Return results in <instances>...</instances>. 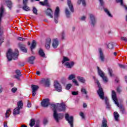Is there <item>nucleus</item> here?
I'll use <instances>...</instances> for the list:
<instances>
[{
	"mask_svg": "<svg viewBox=\"0 0 127 127\" xmlns=\"http://www.w3.org/2000/svg\"><path fill=\"white\" fill-rule=\"evenodd\" d=\"M105 104L107 106V108L108 109H110V108H111V105H110V103H109V99H108V98L106 97L105 98Z\"/></svg>",
	"mask_w": 127,
	"mask_h": 127,
	"instance_id": "25",
	"label": "nucleus"
},
{
	"mask_svg": "<svg viewBox=\"0 0 127 127\" xmlns=\"http://www.w3.org/2000/svg\"><path fill=\"white\" fill-rule=\"evenodd\" d=\"M51 43V39L50 38H48L46 40L45 47L47 49H49L50 48V44Z\"/></svg>",
	"mask_w": 127,
	"mask_h": 127,
	"instance_id": "13",
	"label": "nucleus"
},
{
	"mask_svg": "<svg viewBox=\"0 0 127 127\" xmlns=\"http://www.w3.org/2000/svg\"><path fill=\"white\" fill-rule=\"evenodd\" d=\"M109 49H113L114 48V45L112 43H109L108 45Z\"/></svg>",
	"mask_w": 127,
	"mask_h": 127,
	"instance_id": "39",
	"label": "nucleus"
},
{
	"mask_svg": "<svg viewBox=\"0 0 127 127\" xmlns=\"http://www.w3.org/2000/svg\"><path fill=\"white\" fill-rule=\"evenodd\" d=\"M69 61H70V60L68 58H67L66 57H64V59L62 61V63H63V64H64V63L65 62H68Z\"/></svg>",
	"mask_w": 127,
	"mask_h": 127,
	"instance_id": "32",
	"label": "nucleus"
},
{
	"mask_svg": "<svg viewBox=\"0 0 127 127\" xmlns=\"http://www.w3.org/2000/svg\"><path fill=\"white\" fill-rule=\"evenodd\" d=\"M35 125V120L34 119H32L30 121V123L29 124L30 127H33Z\"/></svg>",
	"mask_w": 127,
	"mask_h": 127,
	"instance_id": "29",
	"label": "nucleus"
},
{
	"mask_svg": "<svg viewBox=\"0 0 127 127\" xmlns=\"http://www.w3.org/2000/svg\"><path fill=\"white\" fill-rule=\"evenodd\" d=\"M65 65L66 66L67 68H71L74 66V62H71L70 63L66 62L65 64Z\"/></svg>",
	"mask_w": 127,
	"mask_h": 127,
	"instance_id": "20",
	"label": "nucleus"
},
{
	"mask_svg": "<svg viewBox=\"0 0 127 127\" xmlns=\"http://www.w3.org/2000/svg\"><path fill=\"white\" fill-rule=\"evenodd\" d=\"M47 123H48L47 120L45 119L44 120V125H46V124H47Z\"/></svg>",
	"mask_w": 127,
	"mask_h": 127,
	"instance_id": "58",
	"label": "nucleus"
},
{
	"mask_svg": "<svg viewBox=\"0 0 127 127\" xmlns=\"http://www.w3.org/2000/svg\"><path fill=\"white\" fill-rule=\"evenodd\" d=\"M65 14L67 17H70V11L67 8H65Z\"/></svg>",
	"mask_w": 127,
	"mask_h": 127,
	"instance_id": "33",
	"label": "nucleus"
},
{
	"mask_svg": "<svg viewBox=\"0 0 127 127\" xmlns=\"http://www.w3.org/2000/svg\"><path fill=\"white\" fill-rule=\"evenodd\" d=\"M6 3L8 7H9V8H11V5L12 4V3H11V1L7 0V1H6Z\"/></svg>",
	"mask_w": 127,
	"mask_h": 127,
	"instance_id": "31",
	"label": "nucleus"
},
{
	"mask_svg": "<svg viewBox=\"0 0 127 127\" xmlns=\"http://www.w3.org/2000/svg\"><path fill=\"white\" fill-rule=\"evenodd\" d=\"M77 78L78 81H79V82H81V83H85V82L86 81V80L83 77L78 76H77Z\"/></svg>",
	"mask_w": 127,
	"mask_h": 127,
	"instance_id": "27",
	"label": "nucleus"
},
{
	"mask_svg": "<svg viewBox=\"0 0 127 127\" xmlns=\"http://www.w3.org/2000/svg\"><path fill=\"white\" fill-rule=\"evenodd\" d=\"M10 115V109H9L6 111V113H5V117L6 118H8Z\"/></svg>",
	"mask_w": 127,
	"mask_h": 127,
	"instance_id": "34",
	"label": "nucleus"
},
{
	"mask_svg": "<svg viewBox=\"0 0 127 127\" xmlns=\"http://www.w3.org/2000/svg\"><path fill=\"white\" fill-rule=\"evenodd\" d=\"M33 12L34 14H37V9L35 7H33Z\"/></svg>",
	"mask_w": 127,
	"mask_h": 127,
	"instance_id": "43",
	"label": "nucleus"
},
{
	"mask_svg": "<svg viewBox=\"0 0 127 127\" xmlns=\"http://www.w3.org/2000/svg\"><path fill=\"white\" fill-rule=\"evenodd\" d=\"M39 54L41 57H42L43 58H45V53H44V51L41 49H40L39 51Z\"/></svg>",
	"mask_w": 127,
	"mask_h": 127,
	"instance_id": "23",
	"label": "nucleus"
},
{
	"mask_svg": "<svg viewBox=\"0 0 127 127\" xmlns=\"http://www.w3.org/2000/svg\"><path fill=\"white\" fill-rule=\"evenodd\" d=\"M28 0H23V3L24 4V6L23 7V9L24 10H26V11H29V10H30V8L28 7L26 4L27 3V1Z\"/></svg>",
	"mask_w": 127,
	"mask_h": 127,
	"instance_id": "12",
	"label": "nucleus"
},
{
	"mask_svg": "<svg viewBox=\"0 0 127 127\" xmlns=\"http://www.w3.org/2000/svg\"><path fill=\"white\" fill-rule=\"evenodd\" d=\"M35 95H36V91H34L32 90V97H35Z\"/></svg>",
	"mask_w": 127,
	"mask_h": 127,
	"instance_id": "51",
	"label": "nucleus"
},
{
	"mask_svg": "<svg viewBox=\"0 0 127 127\" xmlns=\"http://www.w3.org/2000/svg\"><path fill=\"white\" fill-rule=\"evenodd\" d=\"M23 107V103L22 101H19L17 102V107L14 109L13 114V115H19L20 109H22Z\"/></svg>",
	"mask_w": 127,
	"mask_h": 127,
	"instance_id": "4",
	"label": "nucleus"
},
{
	"mask_svg": "<svg viewBox=\"0 0 127 127\" xmlns=\"http://www.w3.org/2000/svg\"><path fill=\"white\" fill-rule=\"evenodd\" d=\"M3 42V40L0 39V45H1V43Z\"/></svg>",
	"mask_w": 127,
	"mask_h": 127,
	"instance_id": "63",
	"label": "nucleus"
},
{
	"mask_svg": "<svg viewBox=\"0 0 127 127\" xmlns=\"http://www.w3.org/2000/svg\"><path fill=\"white\" fill-rule=\"evenodd\" d=\"M50 104L48 99H44L41 102L42 107H44V108H47Z\"/></svg>",
	"mask_w": 127,
	"mask_h": 127,
	"instance_id": "10",
	"label": "nucleus"
},
{
	"mask_svg": "<svg viewBox=\"0 0 127 127\" xmlns=\"http://www.w3.org/2000/svg\"><path fill=\"white\" fill-rule=\"evenodd\" d=\"M51 106L54 111V118L57 123H59V120H62L63 116L61 115V114H58L56 110L58 112H64L66 110V105L64 103H61L58 107H56L55 104H51Z\"/></svg>",
	"mask_w": 127,
	"mask_h": 127,
	"instance_id": "1",
	"label": "nucleus"
},
{
	"mask_svg": "<svg viewBox=\"0 0 127 127\" xmlns=\"http://www.w3.org/2000/svg\"><path fill=\"white\" fill-rule=\"evenodd\" d=\"M18 56V50L15 49V52H12V50L9 49L6 53V57L8 61H11L12 59L15 60L17 59Z\"/></svg>",
	"mask_w": 127,
	"mask_h": 127,
	"instance_id": "2",
	"label": "nucleus"
},
{
	"mask_svg": "<svg viewBox=\"0 0 127 127\" xmlns=\"http://www.w3.org/2000/svg\"><path fill=\"white\" fill-rule=\"evenodd\" d=\"M112 99L115 102L116 105H117V107L120 109V111L122 114H126V110H125V107L123 106V105H120L119 102H118V98H117V93H116V91L114 90H112Z\"/></svg>",
	"mask_w": 127,
	"mask_h": 127,
	"instance_id": "3",
	"label": "nucleus"
},
{
	"mask_svg": "<svg viewBox=\"0 0 127 127\" xmlns=\"http://www.w3.org/2000/svg\"><path fill=\"white\" fill-rule=\"evenodd\" d=\"M27 107L28 108H30V107H31V104L30 103L29 101H28V103H27Z\"/></svg>",
	"mask_w": 127,
	"mask_h": 127,
	"instance_id": "53",
	"label": "nucleus"
},
{
	"mask_svg": "<svg viewBox=\"0 0 127 127\" xmlns=\"http://www.w3.org/2000/svg\"><path fill=\"white\" fill-rule=\"evenodd\" d=\"M96 83L98 85L99 88V90H98L97 93L100 98H101L102 100H104V91L103 90V88H102L101 84H100V82L98 81V80H97Z\"/></svg>",
	"mask_w": 127,
	"mask_h": 127,
	"instance_id": "5",
	"label": "nucleus"
},
{
	"mask_svg": "<svg viewBox=\"0 0 127 127\" xmlns=\"http://www.w3.org/2000/svg\"><path fill=\"white\" fill-rule=\"evenodd\" d=\"M31 88H32V91L36 92V91H37V90H38V89L39 88V87H38V86L37 85H32Z\"/></svg>",
	"mask_w": 127,
	"mask_h": 127,
	"instance_id": "26",
	"label": "nucleus"
},
{
	"mask_svg": "<svg viewBox=\"0 0 127 127\" xmlns=\"http://www.w3.org/2000/svg\"><path fill=\"white\" fill-rule=\"evenodd\" d=\"M72 82L73 83H74V84H75V85H76V86H79V83H78V81H77L76 79H73L72 80Z\"/></svg>",
	"mask_w": 127,
	"mask_h": 127,
	"instance_id": "41",
	"label": "nucleus"
},
{
	"mask_svg": "<svg viewBox=\"0 0 127 127\" xmlns=\"http://www.w3.org/2000/svg\"><path fill=\"white\" fill-rule=\"evenodd\" d=\"M108 71H109V73L110 75V76L112 77L113 76V69H112V68L109 67Z\"/></svg>",
	"mask_w": 127,
	"mask_h": 127,
	"instance_id": "38",
	"label": "nucleus"
},
{
	"mask_svg": "<svg viewBox=\"0 0 127 127\" xmlns=\"http://www.w3.org/2000/svg\"><path fill=\"white\" fill-rule=\"evenodd\" d=\"M120 115L118 112H114V118L115 119V121H119V118Z\"/></svg>",
	"mask_w": 127,
	"mask_h": 127,
	"instance_id": "30",
	"label": "nucleus"
},
{
	"mask_svg": "<svg viewBox=\"0 0 127 127\" xmlns=\"http://www.w3.org/2000/svg\"><path fill=\"white\" fill-rule=\"evenodd\" d=\"M118 65L120 68H123V69H125V68H126V66L124 64H118Z\"/></svg>",
	"mask_w": 127,
	"mask_h": 127,
	"instance_id": "45",
	"label": "nucleus"
},
{
	"mask_svg": "<svg viewBox=\"0 0 127 127\" xmlns=\"http://www.w3.org/2000/svg\"><path fill=\"white\" fill-rule=\"evenodd\" d=\"M97 69L98 74L99 76L102 78L103 81H104V82H108V78H107V76H105V73H104V72H103V71H102L99 67H97Z\"/></svg>",
	"mask_w": 127,
	"mask_h": 127,
	"instance_id": "7",
	"label": "nucleus"
},
{
	"mask_svg": "<svg viewBox=\"0 0 127 127\" xmlns=\"http://www.w3.org/2000/svg\"><path fill=\"white\" fill-rule=\"evenodd\" d=\"M20 48L21 49V50L22 51H23V52H25V53H26V52H27V49H26V48H25V46L24 45H21L20 46Z\"/></svg>",
	"mask_w": 127,
	"mask_h": 127,
	"instance_id": "28",
	"label": "nucleus"
},
{
	"mask_svg": "<svg viewBox=\"0 0 127 127\" xmlns=\"http://www.w3.org/2000/svg\"><path fill=\"white\" fill-rule=\"evenodd\" d=\"M72 95H73V96H76V95H78V92L76 91H72L71 92Z\"/></svg>",
	"mask_w": 127,
	"mask_h": 127,
	"instance_id": "50",
	"label": "nucleus"
},
{
	"mask_svg": "<svg viewBox=\"0 0 127 127\" xmlns=\"http://www.w3.org/2000/svg\"><path fill=\"white\" fill-rule=\"evenodd\" d=\"M104 11H105V12L109 15V16L112 17V14H111V13H110V11H109V10H108V9L104 8Z\"/></svg>",
	"mask_w": 127,
	"mask_h": 127,
	"instance_id": "36",
	"label": "nucleus"
},
{
	"mask_svg": "<svg viewBox=\"0 0 127 127\" xmlns=\"http://www.w3.org/2000/svg\"><path fill=\"white\" fill-rule=\"evenodd\" d=\"M83 108H87V104L86 103L83 104Z\"/></svg>",
	"mask_w": 127,
	"mask_h": 127,
	"instance_id": "62",
	"label": "nucleus"
},
{
	"mask_svg": "<svg viewBox=\"0 0 127 127\" xmlns=\"http://www.w3.org/2000/svg\"><path fill=\"white\" fill-rule=\"evenodd\" d=\"M108 121L105 118H103L102 127H108Z\"/></svg>",
	"mask_w": 127,
	"mask_h": 127,
	"instance_id": "21",
	"label": "nucleus"
},
{
	"mask_svg": "<svg viewBox=\"0 0 127 127\" xmlns=\"http://www.w3.org/2000/svg\"><path fill=\"white\" fill-rule=\"evenodd\" d=\"M17 40H19L20 41H24L25 39L22 37H18Z\"/></svg>",
	"mask_w": 127,
	"mask_h": 127,
	"instance_id": "44",
	"label": "nucleus"
},
{
	"mask_svg": "<svg viewBox=\"0 0 127 127\" xmlns=\"http://www.w3.org/2000/svg\"><path fill=\"white\" fill-rule=\"evenodd\" d=\"M117 2H120L121 5H123L124 3L123 0H116Z\"/></svg>",
	"mask_w": 127,
	"mask_h": 127,
	"instance_id": "47",
	"label": "nucleus"
},
{
	"mask_svg": "<svg viewBox=\"0 0 127 127\" xmlns=\"http://www.w3.org/2000/svg\"><path fill=\"white\" fill-rule=\"evenodd\" d=\"M79 115L82 119H85V115H84V113L83 112H80Z\"/></svg>",
	"mask_w": 127,
	"mask_h": 127,
	"instance_id": "46",
	"label": "nucleus"
},
{
	"mask_svg": "<svg viewBox=\"0 0 127 127\" xmlns=\"http://www.w3.org/2000/svg\"><path fill=\"white\" fill-rule=\"evenodd\" d=\"M115 82H116V83H119V82H120V80H119V78H116L115 79Z\"/></svg>",
	"mask_w": 127,
	"mask_h": 127,
	"instance_id": "61",
	"label": "nucleus"
},
{
	"mask_svg": "<svg viewBox=\"0 0 127 127\" xmlns=\"http://www.w3.org/2000/svg\"><path fill=\"white\" fill-rule=\"evenodd\" d=\"M58 45H59V42H58V40L57 39H53L52 46L53 48L56 49V48L58 47Z\"/></svg>",
	"mask_w": 127,
	"mask_h": 127,
	"instance_id": "11",
	"label": "nucleus"
},
{
	"mask_svg": "<svg viewBox=\"0 0 127 127\" xmlns=\"http://www.w3.org/2000/svg\"><path fill=\"white\" fill-rule=\"evenodd\" d=\"M4 127H7V122H4L3 123Z\"/></svg>",
	"mask_w": 127,
	"mask_h": 127,
	"instance_id": "55",
	"label": "nucleus"
},
{
	"mask_svg": "<svg viewBox=\"0 0 127 127\" xmlns=\"http://www.w3.org/2000/svg\"><path fill=\"white\" fill-rule=\"evenodd\" d=\"M35 60V57L32 56L29 58L28 60V62L30 63V64H33V61Z\"/></svg>",
	"mask_w": 127,
	"mask_h": 127,
	"instance_id": "24",
	"label": "nucleus"
},
{
	"mask_svg": "<svg viewBox=\"0 0 127 127\" xmlns=\"http://www.w3.org/2000/svg\"><path fill=\"white\" fill-rule=\"evenodd\" d=\"M64 32H63L62 34H61V36H62V39H64Z\"/></svg>",
	"mask_w": 127,
	"mask_h": 127,
	"instance_id": "57",
	"label": "nucleus"
},
{
	"mask_svg": "<svg viewBox=\"0 0 127 127\" xmlns=\"http://www.w3.org/2000/svg\"><path fill=\"white\" fill-rule=\"evenodd\" d=\"M11 91H12V93H15V92H16V91H17V88L14 87V88H12Z\"/></svg>",
	"mask_w": 127,
	"mask_h": 127,
	"instance_id": "48",
	"label": "nucleus"
},
{
	"mask_svg": "<svg viewBox=\"0 0 127 127\" xmlns=\"http://www.w3.org/2000/svg\"><path fill=\"white\" fill-rule=\"evenodd\" d=\"M15 73L16 75H14V78H15V79H17V80H19V78H20L21 76V72H20V70L16 69L15 70Z\"/></svg>",
	"mask_w": 127,
	"mask_h": 127,
	"instance_id": "16",
	"label": "nucleus"
},
{
	"mask_svg": "<svg viewBox=\"0 0 127 127\" xmlns=\"http://www.w3.org/2000/svg\"><path fill=\"white\" fill-rule=\"evenodd\" d=\"M80 1H77V3L78 4H81V1H82V3L83 4V5H84L85 6V5H86V2L85 1V0H80Z\"/></svg>",
	"mask_w": 127,
	"mask_h": 127,
	"instance_id": "37",
	"label": "nucleus"
},
{
	"mask_svg": "<svg viewBox=\"0 0 127 127\" xmlns=\"http://www.w3.org/2000/svg\"><path fill=\"white\" fill-rule=\"evenodd\" d=\"M20 127H27V126H25V125H22Z\"/></svg>",
	"mask_w": 127,
	"mask_h": 127,
	"instance_id": "64",
	"label": "nucleus"
},
{
	"mask_svg": "<svg viewBox=\"0 0 127 127\" xmlns=\"http://www.w3.org/2000/svg\"><path fill=\"white\" fill-rule=\"evenodd\" d=\"M71 87H72V84H68L66 85L65 89L66 90H70V88H71Z\"/></svg>",
	"mask_w": 127,
	"mask_h": 127,
	"instance_id": "40",
	"label": "nucleus"
},
{
	"mask_svg": "<svg viewBox=\"0 0 127 127\" xmlns=\"http://www.w3.org/2000/svg\"><path fill=\"white\" fill-rule=\"evenodd\" d=\"M99 1L101 5H104V1L103 0H99Z\"/></svg>",
	"mask_w": 127,
	"mask_h": 127,
	"instance_id": "56",
	"label": "nucleus"
},
{
	"mask_svg": "<svg viewBox=\"0 0 127 127\" xmlns=\"http://www.w3.org/2000/svg\"><path fill=\"white\" fill-rule=\"evenodd\" d=\"M117 91L118 93H121V92H122V90H121L120 87H118L117 88Z\"/></svg>",
	"mask_w": 127,
	"mask_h": 127,
	"instance_id": "54",
	"label": "nucleus"
},
{
	"mask_svg": "<svg viewBox=\"0 0 127 127\" xmlns=\"http://www.w3.org/2000/svg\"><path fill=\"white\" fill-rule=\"evenodd\" d=\"M2 92V87L0 86V93Z\"/></svg>",
	"mask_w": 127,
	"mask_h": 127,
	"instance_id": "60",
	"label": "nucleus"
},
{
	"mask_svg": "<svg viewBox=\"0 0 127 127\" xmlns=\"http://www.w3.org/2000/svg\"><path fill=\"white\" fill-rule=\"evenodd\" d=\"M99 51L100 54V58L101 61L104 62V61H105V56H104V53H103V51H102V49H99Z\"/></svg>",
	"mask_w": 127,
	"mask_h": 127,
	"instance_id": "17",
	"label": "nucleus"
},
{
	"mask_svg": "<svg viewBox=\"0 0 127 127\" xmlns=\"http://www.w3.org/2000/svg\"><path fill=\"white\" fill-rule=\"evenodd\" d=\"M75 78H76L75 74H71L68 77V80H73V79H75Z\"/></svg>",
	"mask_w": 127,
	"mask_h": 127,
	"instance_id": "35",
	"label": "nucleus"
},
{
	"mask_svg": "<svg viewBox=\"0 0 127 127\" xmlns=\"http://www.w3.org/2000/svg\"><path fill=\"white\" fill-rule=\"evenodd\" d=\"M81 92H82V93H84V94H85V95H87V94H88L87 90L85 88H82Z\"/></svg>",
	"mask_w": 127,
	"mask_h": 127,
	"instance_id": "42",
	"label": "nucleus"
},
{
	"mask_svg": "<svg viewBox=\"0 0 127 127\" xmlns=\"http://www.w3.org/2000/svg\"><path fill=\"white\" fill-rule=\"evenodd\" d=\"M40 4L43 6L46 5V6H48V7L50 6L48 0H44V1H40Z\"/></svg>",
	"mask_w": 127,
	"mask_h": 127,
	"instance_id": "19",
	"label": "nucleus"
},
{
	"mask_svg": "<svg viewBox=\"0 0 127 127\" xmlns=\"http://www.w3.org/2000/svg\"><path fill=\"white\" fill-rule=\"evenodd\" d=\"M39 123H40V121L39 120H37L36 124L35 127H39Z\"/></svg>",
	"mask_w": 127,
	"mask_h": 127,
	"instance_id": "49",
	"label": "nucleus"
},
{
	"mask_svg": "<svg viewBox=\"0 0 127 127\" xmlns=\"http://www.w3.org/2000/svg\"><path fill=\"white\" fill-rule=\"evenodd\" d=\"M40 83L41 84H44L46 87H49L50 85L49 78H43Z\"/></svg>",
	"mask_w": 127,
	"mask_h": 127,
	"instance_id": "9",
	"label": "nucleus"
},
{
	"mask_svg": "<svg viewBox=\"0 0 127 127\" xmlns=\"http://www.w3.org/2000/svg\"><path fill=\"white\" fill-rule=\"evenodd\" d=\"M60 9L59 7L57 6L55 10V12L54 13V20L55 23H58V17H59V12Z\"/></svg>",
	"mask_w": 127,
	"mask_h": 127,
	"instance_id": "6",
	"label": "nucleus"
},
{
	"mask_svg": "<svg viewBox=\"0 0 127 127\" xmlns=\"http://www.w3.org/2000/svg\"><path fill=\"white\" fill-rule=\"evenodd\" d=\"M35 47H36V42L35 41V40H33L32 45L30 47V49L32 53L33 52V49H34Z\"/></svg>",
	"mask_w": 127,
	"mask_h": 127,
	"instance_id": "22",
	"label": "nucleus"
},
{
	"mask_svg": "<svg viewBox=\"0 0 127 127\" xmlns=\"http://www.w3.org/2000/svg\"><path fill=\"white\" fill-rule=\"evenodd\" d=\"M54 87L55 90L58 92H62V86L57 80L54 81Z\"/></svg>",
	"mask_w": 127,
	"mask_h": 127,
	"instance_id": "8",
	"label": "nucleus"
},
{
	"mask_svg": "<svg viewBox=\"0 0 127 127\" xmlns=\"http://www.w3.org/2000/svg\"><path fill=\"white\" fill-rule=\"evenodd\" d=\"M85 19L86 17H85L84 16H82L81 18V20H85Z\"/></svg>",
	"mask_w": 127,
	"mask_h": 127,
	"instance_id": "59",
	"label": "nucleus"
},
{
	"mask_svg": "<svg viewBox=\"0 0 127 127\" xmlns=\"http://www.w3.org/2000/svg\"><path fill=\"white\" fill-rule=\"evenodd\" d=\"M46 14H47V15H48L49 16H50L51 18H53V15H52V14H53V12L51 8H47V10L46 12Z\"/></svg>",
	"mask_w": 127,
	"mask_h": 127,
	"instance_id": "15",
	"label": "nucleus"
},
{
	"mask_svg": "<svg viewBox=\"0 0 127 127\" xmlns=\"http://www.w3.org/2000/svg\"><path fill=\"white\" fill-rule=\"evenodd\" d=\"M121 40H123V41L127 42V38L125 37H121Z\"/></svg>",
	"mask_w": 127,
	"mask_h": 127,
	"instance_id": "52",
	"label": "nucleus"
},
{
	"mask_svg": "<svg viewBox=\"0 0 127 127\" xmlns=\"http://www.w3.org/2000/svg\"><path fill=\"white\" fill-rule=\"evenodd\" d=\"M67 5L71 12H74V6L71 2V0H67Z\"/></svg>",
	"mask_w": 127,
	"mask_h": 127,
	"instance_id": "14",
	"label": "nucleus"
},
{
	"mask_svg": "<svg viewBox=\"0 0 127 127\" xmlns=\"http://www.w3.org/2000/svg\"><path fill=\"white\" fill-rule=\"evenodd\" d=\"M89 16L90 17V19L91 20V23L92 24V25H95V24H96V20L95 19V16H94V15L92 14H89Z\"/></svg>",
	"mask_w": 127,
	"mask_h": 127,
	"instance_id": "18",
	"label": "nucleus"
}]
</instances>
